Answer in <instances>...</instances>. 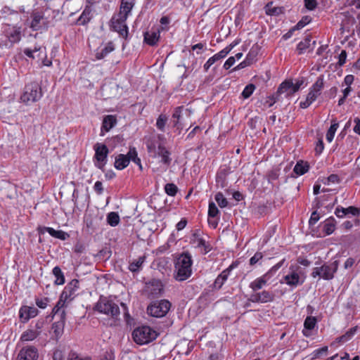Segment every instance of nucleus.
<instances>
[{
  "instance_id": "obj_46",
  "label": "nucleus",
  "mask_w": 360,
  "mask_h": 360,
  "mask_svg": "<svg viewBox=\"0 0 360 360\" xmlns=\"http://www.w3.org/2000/svg\"><path fill=\"white\" fill-rule=\"evenodd\" d=\"M167 121V117L165 115H160L156 121V126L158 129L162 131H165V127Z\"/></svg>"
},
{
  "instance_id": "obj_5",
  "label": "nucleus",
  "mask_w": 360,
  "mask_h": 360,
  "mask_svg": "<svg viewBox=\"0 0 360 360\" xmlns=\"http://www.w3.org/2000/svg\"><path fill=\"white\" fill-rule=\"evenodd\" d=\"M41 88L37 82H32L25 87V91L20 97L22 102L28 103L37 102L42 97Z\"/></svg>"
},
{
  "instance_id": "obj_22",
  "label": "nucleus",
  "mask_w": 360,
  "mask_h": 360,
  "mask_svg": "<svg viewBox=\"0 0 360 360\" xmlns=\"http://www.w3.org/2000/svg\"><path fill=\"white\" fill-rule=\"evenodd\" d=\"M116 124L117 118L115 115H109L105 116L102 122L101 132H103V131H109Z\"/></svg>"
},
{
  "instance_id": "obj_9",
  "label": "nucleus",
  "mask_w": 360,
  "mask_h": 360,
  "mask_svg": "<svg viewBox=\"0 0 360 360\" xmlns=\"http://www.w3.org/2000/svg\"><path fill=\"white\" fill-rule=\"evenodd\" d=\"M94 149L95 150V165L98 169H103L107 163L109 150L106 145L99 143H97L94 145Z\"/></svg>"
},
{
  "instance_id": "obj_10",
  "label": "nucleus",
  "mask_w": 360,
  "mask_h": 360,
  "mask_svg": "<svg viewBox=\"0 0 360 360\" xmlns=\"http://www.w3.org/2000/svg\"><path fill=\"white\" fill-rule=\"evenodd\" d=\"M127 18L120 15H114L110 20V27L112 31L116 32L120 37L127 39L128 37V27L126 25Z\"/></svg>"
},
{
  "instance_id": "obj_33",
  "label": "nucleus",
  "mask_w": 360,
  "mask_h": 360,
  "mask_svg": "<svg viewBox=\"0 0 360 360\" xmlns=\"http://www.w3.org/2000/svg\"><path fill=\"white\" fill-rule=\"evenodd\" d=\"M52 272L56 277V280L54 281L56 285H63L65 283V276L59 266H55L53 269Z\"/></svg>"
},
{
  "instance_id": "obj_30",
  "label": "nucleus",
  "mask_w": 360,
  "mask_h": 360,
  "mask_svg": "<svg viewBox=\"0 0 360 360\" xmlns=\"http://www.w3.org/2000/svg\"><path fill=\"white\" fill-rule=\"evenodd\" d=\"M115 46L112 42L110 41L108 42L106 46L103 48L100 51H97L96 53V58L97 60H101L104 58L105 56H107L110 52L114 51Z\"/></svg>"
},
{
  "instance_id": "obj_11",
  "label": "nucleus",
  "mask_w": 360,
  "mask_h": 360,
  "mask_svg": "<svg viewBox=\"0 0 360 360\" xmlns=\"http://www.w3.org/2000/svg\"><path fill=\"white\" fill-rule=\"evenodd\" d=\"M172 304L167 300L154 302L147 307L148 315H167Z\"/></svg>"
},
{
  "instance_id": "obj_37",
  "label": "nucleus",
  "mask_w": 360,
  "mask_h": 360,
  "mask_svg": "<svg viewBox=\"0 0 360 360\" xmlns=\"http://www.w3.org/2000/svg\"><path fill=\"white\" fill-rule=\"evenodd\" d=\"M146 147H147L148 152L149 153L153 154L154 156H156L158 146H157V140H156L155 137H151L147 140Z\"/></svg>"
},
{
  "instance_id": "obj_23",
  "label": "nucleus",
  "mask_w": 360,
  "mask_h": 360,
  "mask_svg": "<svg viewBox=\"0 0 360 360\" xmlns=\"http://www.w3.org/2000/svg\"><path fill=\"white\" fill-rule=\"evenodd\" d=\"M148 288L150 293L153 295H158L163 290V285L158 279H153L148 283Z\"/></svg>"
},
{
  "instance_id": "obj_45",
  "label": "nucleus",
  "mask_w": 360,
  "mask_h": 360,
  "mask_svg": "<svg viewBox=\"0 0 360 360\" xmlns=\"http://www.w3.org/2000/svg\"><path fill=\"white\" fill-rule=\"evenodd\" d=\"M215 200L221 208L228 206V200L224 197V195L219 192L214 196Z\"/></svg>"
},
{
  "instance_id": "obj_20",
  "label": "nucleus",
  "mask_w": 360,
  "mask_h": 360,
  "mask_svg": "<svg viewBox=\"0 0 360 360\" xmlns=\"http://www.w3.org/2000/svg\"><path fill=\"white\" fill-rule=\"evenodd\" d=\"M156 155L161 157V162L166 165H169L172 161L170 156V153L169 150L161 143L158 145V150L156 153Z\"/></svg>"
},
{
  "instance_id": "obj_24",
  "label": "nucleus",
  "mask_w": 360,
  "mask_h": 360,
  "mask_svg": "<svg viewBox=\"0 0 360 360\" xmlns=\"http://www.w3.org/2000/svg\"><path fill=\"white\" fill-rule=\"evenodd\" d=\"M226 56V51L221 50L219 53L210 57L203 66L205 71L207 72L211 65H212L215 62L224 58Z\"/></svg>"
},
{
  "instance_id": "obj_26",
  "label": "nucleus",
  "mask_w": 360,
  "mask_h": 360,
  "mask_svg": "<svg viewBox=\"0 0 360 360\" xmlns=\"http://www.w3.org/2000/svg\"><path fill=\"white\" fill-rule=\"evenodd\" d=\"M92 9L90 6H86L79 18L77 19V24L84 25L87 24L92 18Z\"/></svg>"
},
{
  "instance_id": "obj_14",
  "label": "nucleus",
  "mask_w": 360,
  "mask_h": 360,
  "mask_svg": "<svg viewBox=\"0 0 360 360\" xmlns=\"http://www.w3.org/2000/svg\"><path fill=\"white\" fill-rule=\"evenodd\" d=\"M38 352L34 347H23L18 355V360H37Z\"/></svg>"
},
{
  "instance_id": "obj_54",
  "label": "nucleus",
  "mask_w": 360,
  "mask_h": 360,
  "mask_svg": "<svg viewBox=\"0 0 360 360\" xmlns=\"http://www.w3.org/2000/svg\"><path fill=\"white\" fill-rule=\"evenodd\" d=\"M1 14L4 17L6 18L8 15L17 13V12L13 9H11L10 7L5 6H4L1 10L0 11Z\"/></svg>"
},
{
  "instance_id": "obj_18",
  "label": "nucleus",
  "mask_w": 360,
  "mask_h": 360,
  "mask_svg": "<svg viewBox=\"0 0 360 360\" xmlns=\"http://www.w3.org/2000/svg\"><path fill=\"white\" fill-rule=\"evenodd\" d=\"M276 94H277V96H280L283 94H285L286 97L293 95L292 82L290 80H286L282 82L278 86Z\"/></svg>"
},
{
  "instance_id": "obj_43",
  "label": "nucleus",
  "mask_w": 360,
  "mask_h": 360,
  "mask_svg": "<svg viewBox=\"0 0 360 360\" xmlns=\"http://www.w3.org/2000/svg\"><path fill=\"white\" fill-rule=\"evenodd\" d=\"M338 128V123L334 122L328 129L326 133V140L328 142H331L333 140L335 134Z\"/></svg>"
},
{
  "instance_id": "obj_25",
  "label": "nucleus",
  "mask_w": 360,
  "mask_h": 360,
  "mask_svg": "<svg viewBox=\"0 0 360 360\" xmlns=\"http://www.w3.org/2000/svg\"><path fill=\"white\" fill-rule=\"evenodd\" d=\"M184 110L188 111L187 109H185L184 106H179L176 108L174 110L172 115L173 123L174 126L177 129H182L181 124V114Z\"/></svg>"
},
{
  "instance_id": "obj_49",
  "label": "nucleus",
  "mask_w": 360,
  "mask_h": 360,
  "mask_svg": "<svg viewBox=\"0 0 360 360\" xmlns=\"http://www.w3.org/2000/svg\"><path fill=\"white\" fill-rule=\"evenodd\" d=\"M39 234L42 235L48 232L51 236L56 237L57 231L51 227L39 226L37 228Z\"/></svg>"
},
{
  "instance_id": "obj_58",
  "label": "nucleus",
  "mask_w": 360,
  "mask_h": 360,
  "mask_svg": "<svg viewBox=\"0 0 360 360\" xmlns=\"http://www.w3.org/2000/svg\"><path fill=\"white\" fill-rule=\"evenodd\" d=\"M345 210L346 215L351 214L352 216H357L360 212V210L358 208L353 206H349L347 208H345Z\"/></svg>"
},
{
  "instance_id": "obj_3",
  "label": "nucleus",
  "mask_w": 360,
  "mask_h": 360,
  "mask_svg": "<svg viewBox=\"0 0 360 360\" xmlns=\"http://www.w3.org/2000/svg\"><path fill=\"white\" fill-rule=\"evenodd\" d=\"M2 35L5 38L4 45L12 46L13 44L20 42L22 38L21 27L4 24L2 25Z\"/></svg>"
},
{
  "instance_id": "obj_62",
  "label": "nucleus",
  "mask_w": 360,
  "mask_h": 360,
  "mask_svg": "<svg viewBox=\"0 0 360 360\" xmlns=\"http://www.w3.org/2000/svg\"><path fill=\"white\" fill-rule=\"evenodd\" d=\"M48 302H49V298H47V297L36 300L37 306L41 309H45L48 304Z\"/></svg>"
},
{
  "instance_id": "obj_4",
  "label": "nucleus",
  "mask_w": 360,
  "mask_h": 360,
  "mask_svg": "<svg viewBox=\"0 0 360 360\" xmlns=\"http://www.w3.org/2000/svg\"><path fill=\"white\" fill-rule=\"evenodd\" d=\"M324 86L323 78L320 76L317 78L315 83L310 87L306 99L300 103L301 108H307L313 102H314L319 96L321 95V91Z\"/></svg>"
},
{
  "instance_id": "obj_55",
  "label": "nucleus",
  "mask_w": 360,
  "mask_h": 360,
  "mask_svg": "<svg viewBox=\"0 0 360 360\" xmlns=\"http://www.w3.org/2000/svg\"><path fill=\"white\" fill-rule=\"evenodd\" d=\"M257 57V52L250 50L245 58V60L249 63V65H252L255 60Z\"/></svg>"
},
{
  "instance_id": "obj_12",
  "label": "nucleus",
  "mask_w": 360,
  "mask_h": 360,
  "mask_svg": "<svg viewBox=\"0 0 360 360\" xmlns=\"http://www.w3.org/2000/svg\"><path fill=\"white\" fill-rule=\"evenodd\" d=\"M79 288V282L77 279L72 280L68 283L61 292L63 298H67L71 302L77 296V291Z\"/></svg>"
},
{
  "instance_id": "obj_61",
  "label": "nucleus",
  "mask_w": 360,
  "mask_h": 360,
  "mask_svg": "<svg viewBox=\"0 0 360 360\" xmlns=\"http://www.w3.org/2000/svg\"><path fill=\"white\" fill-rule=\"evenodd\" d=\"M304 6L308 10L313 11L316 8L317 2L316 0H304Z\"/></svg>"
},
{
  "instance_id": "obj_42",
  "label": "nucleus",
  "mask_w": 360,
  "mask_h": 360,
  "mask_svg": "<svg viewBox=\"0 0 360 360\" xmlns=\"http://www.w3.org/2000/svg\"><path fill=\"white\" fill-rule=\"evenodd\" d=\"M311 38L310 37H307L303 41H300L297 46V49L298 51V53H302L307 49H308L310 46Z\"/></svg>"
},
{
  "instance_id": "obj_13",
  "label": "nucleus",
  "mask_w": 360,
  "mask_h": 360,
  "mask_svg": "<svg viewBox=\"0 0 360 360\" xmlns=\"http://www.w3.org/2000/svg\"><path fill=\"white\" fill-rule=\"evenodd\" d=\"M339 262L334 261L333 262L328 264H324L320 267L321 270V278L325 280H331L334 277L335 273H336L338 269Z\"/></svg>"
},
{
  "instance_id": "obj_47",
  "label": "nucleus",
  "mask_w": 360,
  "mask_h": 360,
  "mask_svg": "<svg viewBox=\"0 0 360 360\" xmlns=\"http://www.w3.org/2000/svg\"><path fill=\"white\" fill-rule=\"evenodd\" d=\"M194 243L196 244L198 248H202L205 252L210 250L209 245L207 243L205 240L202 238L196 237L194 240Z\"/></svg>"
},
{
  "instance_id": "obj_36",
  "label": "nucleus",
  "mask_w": 360,
  "mask_h": 360,
  "mask_svg": "<svg viewBox=\"0 0 360 360\" xmlns=\"http://www.w3.org/2000/svg\"><path fill=\"white\" fill-rule=\"evenodd\" d=\"M145 256H141L134 259L130 263L129 269L132 272L139 271L145 261Z\"/></svg>"
},
{
  "instance_id": "obj_1",
  "label": "nucleus",
  "mask_w": 360,
  "mask_h": 360,
  "mask_svg": "<svg viewBox=\"0 0 360 360\" xmlns=\"http://www.w3.org/2000/svg\"><path fill=\"white\" fill-rule=\"evenodd\" d=\"M192 258L188 252L180 255L175 262V279L178 281H184L188 278L192 274Z\"/></svg>"
},
{
  "instance_id": "obj_52",
  "label": "nucleus",
  "mask_w": 360,
  "mask_h": 360,
  "mask_svg": "<svg viewBox=\"0 0 360 360\" xmlns=\"http://www.w3.org/2000/svg\"><path fill=\"white\" fill-rule=\"evenodd\" d=\"M118 319L117 316H106L103 320V324L109 326H116L117 324Z\"/></svg>"
},
{
  "instance_id": "obj_59",
  "label": "nucleus",
  "mask_w": 360,
  "mask_h": 360,
  "mask_svg": "<svg viewBox=\"0 0 360 360\" xmlns=\"http://www.w3.org/2000/svg\"><path fill=\"white\" fill-rule=\"evenodd\" d=\"M327 352H328V347L327 346L323 347L322 348L318 349L313 352L312 358L314 359V358H317V357L320 356L321 355L326 354Z\"/></svg>"
},
{
  "instance_id": "obj_57",
  "label": "nucleus",
  "mask_w": 360,
  "mask_h": 360,
  "mask_svg": "<svg viewBox=\"0 0 360 360\" xmlns=\"http://www.w3.org/2000/svg\"><path fill=\"white\" fill-rule=\"evenodd\" d=\"M68 360H91L89 357L82 358L75 352H70L68 354Z\"/></svg>"
},
{
  "instance_id": "obj_19",
  "label": "nucleus",
  "mask_w": 360,
  "mask_h": 360,
  "mask_svg": "<svg viewBox=\"0 0 360 360\" xmlns=\"http://www.w3.org/2000/svg\"><path fill=\"white\" fill-rule=\"evenodd\" d=\"M133 6V0H122L120 8V13L117 14V15L127 18Z\"/></svg>"
},
{
  "instance_id": "obj_32",
  "label": "nucleus",
  "mask_w": 360,
  "mask_h": 360,
  "mask_svg": "<svg viewBox=\"0 0 360 360\" xmlns=\"http://www.w3.org/2000/svg\"><path fill=\"white\" fill-rule=\"evenodd\" d=\"M266 275H264L262 277H259L257 279H255L254 281H252L250 287L254 291H257L258 290L262 289L266 283L267 280L266 278Z\"/></svg>"
},
{
  "instance_id": "obj_48",
  "label": "nucleus",
  "mask_w": 360,
  "mask_h": 360,
  "mask_svg": "<svg viewBox=\"0 0 360 360\" xmlns=\"http://www.w3.org/2000/svg\"><path fill=\"white\" fill-rule=\"evenodd\" d=\"M37 309L34 307L23 306L20 309L19 315L22 316L25 314L26 315H32L33 314H37Z\"/></svg>"
},
{
  "instance_id": "obj_15",
  "label": "nucleus",
  "mask_w": 360,
  "mask_h": 360,
  "mask_svg": "<svg viewBox=\"0 0 360 360\" xmlns=\"http://www.w3.org/2000/svg\"><path fill=\"white\" fill-rule=\"evenodd\" d=\"M70 304V302L68 301L67 298H63L62 295L60 294L58 301L53 308L52 315H56L60 313L61 314L60 315H65V309L69 306Z\"/></svg>"
},
{
  "instance_id": "obj_56",
  "label": "nucleus",
  "mask_w": 360,
  "mask_h": 360,
  "mask_svg": "<svg viewBox=\"0 0 360 360\" xmlns=\"http://www.w3.org/2000/svg\"><path fill=\"white\" fill-rule=\"evenodd\" d=\"M41 48L40 46L35 47L34 49H24L23 52H24L25 55L27 56V57H29L30 58H34V53L37 52V51L41 52Z\"/></svg>"
},
{
  "instance_id": "obj_60",
  "label": "nucleus",
  "mask_w": 360,
  "mask_h": 360,
  "mask_svg": "<svg viewBox=\"0 0 360 360\" xmlns=\"http://www.w3.org/2000/svg\"><path fill=\"white\" fill-rule=\"evenodd\" d=\"M263 255L262 252H256L250 259V265H255L257 264L262 258Z\"/></svg>"
},
{
  "instance_id": "obj_27",
  "label": "nucleus",
  "mask_w": 360,
  "mask_h": 360,
  "mask_svg": "<svg viewBox=\"0 0 360 360\" xmlns=\"http://www.w3.org/2000/svg\"><path fill=\"white\" fill-rule=\"evenodd\" d=\"M335 229V219L333 217L327 219L322 224V230L325 233V235H330L334 232Z\"/></svg>"
},
{
  "instance_id": "obj_63",
  "label": "nucleus",
  "mask_w": 360,
  "mask_h": 360,
  "mask_svg": "<svg viewBox=\"0 0 360 360\" xmlns=\"http://www.w3.org/2000/svg\"><path fill=\"white\" fill-rule=\"evenodd\" d=\"M125 155L127 157V158H129V162H130V160H132L134 158L137 157L138 153H137L136 148L130 147L129 152Z\"/></svg>"
},
{
  "instance_id": "obj_7",
  "label": "nucleus",
  "mask_w": 360,
  "mask_h": 360,
  "mask_svg": "<svg viewBox=\"0 0 360 360\" xmlns=\"http://www.w3.org/2000/svg\"><path fill=\"white\" fill-rule=\"evenodd\" d=\"M302 269L300 266L290 265L288 274L283 276V280L288 285L296 288L304 283V279L300 277Z\"/></svg>"
},
{
  "instance_id": "obj_21",
  "label": "nucleus",
  "mask_w": 360,
  "mask_h": 360,
  "mask_svg": "<svg viewBox=\"0 0 360 360\" xmlns=\"http://www.w3.org/2000/svg\"><path fill=\"white\" fill-rule=\"evenodd\" d=\"M317 320L315 316H307L304 323V329L302 333L305 337H309L311 335V330L314 328Z\"/></svg>"
},
{
  "instance_id": "obj_17",
  "label": "nucleus",
  "mask_w": 360,
  "mask_h": 360,
  "mask_svg": "<svg viewBox=\"0 0 360 360\" xmlns=\"http://www.w3.org/2000/svg\"><path fill=\"white\" fill-rule=\"evenodd\" d=\"M274 295L272 292L264 290L257 292L251 296V300L253 302H260L262 303L271 302L274 300Z\"/></svg>"
},
{
  "instance_id": "obj_50",
  "label": "nucleus",
  "mask_w": 360,
  "mask_h": 360,
  "mask_svg": "<svg viewBox=\"0 0 360 360\" xmlns=\"http://www.w3.org/2000/svg\"><path fill=\"white\" fill-rule=\"evenodd\" d=\"M255 86L252 84H248L243 89L241 95L244 98H248L254 92Z\"/></svg>"
},
{
  "instance_id": "obj_40",
  "label": "nucleus",
  "mask_w": 360,
  "mask_h": 360,
  "mask_svg": "<svg viewBox=\"0 0 360 360\" xmlns=\"http://www.w3.org/2000/svg\"><path fill=\"white\" fill-rule=\"evenodd\" d=\"M39 333L37 330H27L22 334L20 339L22 341H31L36 338Z\"/></svg>"
},
{
  "instance_id": "obj_39",
  "label": "nucleus",
  "mask_w": 360,
  "mask_h": 360,
  "mask_svg": "<svg viewBox=\"0 0 360 360\" xmlns=\"http://www.w3.org/2000/svg\"><path fill=\"white\" fill-rule=\"evenodd\" d=\"M216 183L217 186L221 187V188L227 186L226 173L224 171H220L217 173L216 176Z\"/></svg>"
},
{
  "instance_id": "obj_29",
  "label": "nucleus",
  "mask_w": 360,
  "mask_h": 360,
  "mask_svg": "<svg viewBox=\"0 0 360 360\" xmlns=\"http://www.w3.org/2000/svg\"><path fill=\"white\" fill-rule=\"evenodd\" d=\"M129 164V158L123 154H119L115 157L114 166L117 169L122 170L126 168Z\"/></svg>"
},
{
  "instance_id": "obj_41",
  "label": "nucleus",
  "mask_w": 360,
  "mask_h": 360,
  "mask_svg": "<svg viewBox=\"0 0 360 360\" xmlns=\"http://www.w3.org/2000/svg\"><path fill=\"white\" fill-rule=\"evenodd\" d=\"M265 11L267 15H278L282 13V8L273 6V4L270 3L265 6Z\"/></svg>"
},
{
  "instance_id": "obj_2",
  "label": "nucleus",
  "mask_w": 360,
  "mask_h": 360,
  "mask_svg": "<svg viewBox=\"0 0 360 360\" xmlns=\"http://www.w3.org/2000/svg\"><path fill=\"white\" fill-rule=\"evenodd\" d=\"M158 336L156 330L148 326H141L135 328L132 333L134 341L140 345L148 344Z\"/></svg>"
},
{
  "instance_id": "obj_53",
  "label": "nucleus",
  "mask_w": 360,
  "mask_h": 360,
  "mask_svg": "<svg viewBox=\"0 0 360 360\" xmlns=\"http://www.w3.org/2000/svg\"><path fill=\"white\" fill-rule=\"evenodd\" d=\"M311 20L309 16H304L294 27L298 30L303 28L305 25L309 24Z\"/></svg>"
},
{
  "instance_id": "obj_34",
  "label": "nucleus",
  "mask_w": 360,
  "mask_h": 360,
  "mask_svg": "<svg viewBox=\"0 0 360 360\" xmlns=\"http://www.w3.org/2000/svg\"><path fill=\"white\" fill-rule=\"evenodd\" d=\"M64 319L65 316H60L59 321H56L54 323H53L52 329L53 330V332L56 334V337L60 336L63 333L65 324Z\"/></svg>"
},
{
  "instance_id": "obj_31",
  "label": "nucleus",
  "mask_w": 360,
  "mask_h": 360,
  "mask_svg": "<svg viewBox=\"0 0 360 360\" xmlns=\"http://www.w3.org/2000/svg\"><path fill=\"white\" fill-rule=\"evenodd\" d=\"M357 326L353 327L350 328L349 330H347L344 335L338 337L336 338V342L339 343H345L349 340L352 339V338L354 336V335L357 331Z\"/></svg>"
},
{
  "instance_id": "obj_16",
  "label": "nucleus",
  "mask_w": 360,
  "mask_h": 360,
  "mask_svg": "<svg viewBox=\"0 0 360 360\" xmlns=\"http://www.w3.org/2000/svg\"><path fill=\"white\" fill-rule=\"evenodd\" d=\"M233 268V265L231 264L229 267H228L227 269L224 270L217 277V278L215 279L214 283V288L215 289L219 290V289H220L223 286L224 283L227 280V278H228V277H229V276L230 274V272L231 271Z\"/></svg>"
},
{
  "instance_id": "obj_6",
  "label": "nucleus",
  "mask_w": 360,
  "mask_h": 360,
  "mask_svg": "<svg viewBox=\"0 0 360 360\" xmlns=\"http://www.w3.org/2000/svg\"><path fill=\"white\" fill-rule=\"evenodd\" d=\"M94 309L105 315H118L120 313L119 307L115 302L103 296L95 305Z\"/></svg>"
},
{
  "instance_id": "obj_51",
  "label": "nucleus",
  "mask_w": 360,
  "mask_h": 360,
  "mask_svg": "<svg viewBox=\"0 0 360 360\" xmlns=\"http://www.w3.org/2000/svg\"><path fill=\"white\" fill-rule=\"evenodd\" d=\"M219 214V210L213 202H210L208 207V217L214 218Z\"/></svg>"
},
{
  "instance_id": "obj_38",
  "label": "nucleus",
  "mask_w": 360,
  "mask_h": 360,
  "mask_svg": "<svg viewBox=\"0 0 360 360\" xmlns=\"http://www.w3.org/2000/svg\"><path fill=\"white\" fill-rule=\"evenodd\" d=\"M120 220V216L117 212H111L107 215V222L111 226L118 225Z\"/></svg>"
},
{
  "instance_id": "obj_8",
  "label": "nucleus",
  "mask_w": 360,
  "mask_h": 360,
  "mask_svg": "<svg viewBox=\"0 0 360 360\" xmlns=\"http://www.w3.org/2000/svg\"><path fill=\"white\" fill-rule=\"evenodd\" d=\"M27 23L33 31L46 30L49 26V22L47 19L42 13L39 11L32 12L30 15V20H27Z\"/></svg>"
},
{
  "instance_id": "obj_28",
  "label": "nucleus",
  "mask_w": 360,
  "mask_h": 360,
  "mask_svg": "<svg viewBox=\"0 0 360 360\" xmlns=\"http://www.w3.org/2000/svg\"><path fill=\"white\" fill-rule=\"evenodd\" d=\"M309 169V165L307 162L299 160L293 168V172L298 176L307 173Z\"/></svg>"
},
{
  "instance_id": "obj_35",
  "label": "nucleus",
  "mask_w": 360,
  "mask_h": 360,
  "mask_svg": "<svg viewBox=\"0 0 360 360\" xmlns=\"http://www.w3.org/2000/svg\"><path fill=\"white\" fill-rule=\"evenodd\" d=\"M159 37V34L155 32L151 33L146 32L144 34V41L148 44L150 46H154L158 42Z\"/></svg>"
},
{
  "instance_id": "obj_44",
  "label": "nucleus",
  "mask_w": 360,
  "mask_h": 360,
  "mask_svg": "<svg viewBox=\"0 0 360 360\" xmlns=\"http://www.w3.org/2000/svg\"><path fill=\"white\" fill-rule=\"evenodd\" d=\"M165 191L169 196H175L178 192V187L173 183H168L165 186Z\"/></svg>"
},
{
  "instance_id": "obj_64",
  "label": "nucleus",
  "mask_w": 360,
  "mask_h": 360,
  "mask_svg": "<svg viewBox=\"0 0 360 360\" xmlns=\"http://www.w3.org/2000/svg\"><path fill=\"white\" fill-rule=\"evenodd\" d=\"M340 178L337 174H330L326 179V181L324 182L325 184H329L330 183L337 184L339 183Z\"/></svg>"
}]
</instances>
